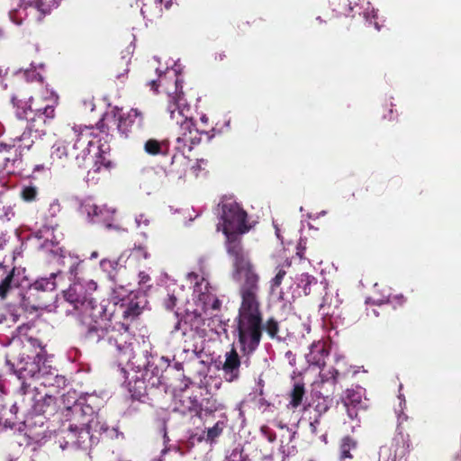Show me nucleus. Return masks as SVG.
Masks as SVG:
<instances>
[{"label": "nucleus", "mask_w": 461, "mask_h": 461, "mask_svg": "<svg viewBox=\"0 0 461 461\" xmlns=\"http://www.w3.org/2000/svg\"><path fill=\"white\" fill-rule=\"evenodd\" d=\"M239 232L224 233L226 248L233 258V279L240 283V305L237 316L239 343L244 355H250L258 347L262 336V315L259 301V276L245 256Z\"/></svg>", "instance_id": "nucleus-1"}, {"label": "nucleus", "mask_w": 461, "mask_h": 461, "mask_svg": "<svg viewBox=\"0 0 461 461\" xmlns=\"http://www.w3.org/2000/svg\"><path fill=\"white\" fill-rule=\"evenodd\" d=\"M58 99L59 97L54 92L44 89L41 95L30 98L27 108L20 107L17 104V117L28 122L27 131L18 137V140L22 142V148L29 149L35 140L41 139L45 135V124L47 120L55 116Z\"/></svg>", "instance_id": "nucleus-2"}, {"label": "nucleus", "mask_w": 461, "mask_h": 461, "mask_svg": "<svg viewBox=\"0 0 461 461\" xmlns=\"http://www.w3.org/2000/svg\"><path fill=\"white\" fill-rule=\"evenodd\" d=\"M175 90L172 92L167 89L168 94V106L167 111L170 113L172 120L179 125V135L177 141L182 142L184 145L194 144L197 140L196 131L194 129L193 121L189 118V106L186 104L185 100L182 96V83L178 78L174 83Z\"/></svg>", "instance_id": "nucleus-3"}, {"label": "nucleus", "mask_w": 461, "mask_h": 461, "mask_svg": "<svg viewBox=\"0 0 461 461\" xmlns=\"http://www.w3.org/2000/svg\"><path fill=\"white\" fill-rule=\"evenodd\" d=\"M90 129L82 126L68 127L64 130L65 141L73 142L71 156L75 158L78 165L87 158L92 145Z\"/></svg>", "instance_id": "nucleus-4"}, {"label": "nucleus", "mask_w": 461, "mask_h": 461, "mask_svg": "<svg viewBox=\"0 0 461 461\" xmlns=\"http://www.w3.org/2000/svg\"><path fill=\"white\" fill-rule=\"evenodd\" d=\"M246 212L235 202H227L222 204V231L223 233H244L249 228L246 225Z\"/></svg>", "instance_id": "nucleus-5"}, {"label": "nucleus", "mask_w": 461, "mask_h": 461, "mask_svg": "<svg viewBox=\"0 0 461 461\" xmlns=\"http://www.w3.org/2000/svg\"><path fill=\"white\" fill-rule=\"evenodd\" d=\"M102 312L103 308L89 296L79 305V309L74 310L71 314L76 315L82 325L88 327V335L92 336L98 330L95 323Z\"/></svg>", "instance_id": "nucleus-6"}, {"label": "nucleus", "mask_w": 461, "mask_h": 461, "mask_svg": "<svg viewBox=\"0 0 461 461\" xmlns=\"http://www.w3.org/2000/svg\"><path fill=\"white\" fill-rule=\"evenodd\" d=\"M187 279L191 283H194V293L203 311L219 308L220 302L216 296L209 291L208 283L204 277L199 278L197 274L191 272L187 275Z\"/></svg>", "instance_id": "nucleus-7"}, {"label": "nucleus", "mask_w": 461, "mask_h": 461, "mask_svg": "<svg viewBox=\"0 0 461 461\" xmlns=\"http://www.w3.org/2000/svg\"><path fill=\"white\" fill-rule=\"evenodd\" d=\"M130 334L128 332L120 333L117 330H112L109 333L107 343L109 349L117 357H130L131 354V344Z\"/></svg>", "instance_id": "nucleus-8"}, {"label": "nucleus", "mask_w": 461, "mask_h": 461, "mask_svg": "<svg viewBox=\"0 0 461 461\" xmlns=\"http://www.w3.org/2000/svg\"><path fill=\"white\" fill-rule=\"evenodd\" d=\"M43 360V353L41 351L36 354L32 360L20 357L16 363V369L19 379L38 378L40 372V364Z\"/></svg>", "instance_id": "nucleus-9"}, {"label": "nucleus", "mask_w": 461, "mask_h": 461, "mask_svg": "<svg viewBox=\"0 0 461 461\" xmlns=\"http://www.w3.org/2000/svg\"><path fill=\"white\" fill-rule=\"evenodd\" d=\"M82 211L87 214L90 221L94 223H103L107 228L112 227L111 221L113 219L115 211L106 207H99L95 203H86L82 205Z\"/></svg>", "instance_id": "nucleus-10"}, {"label": "nucleus", "mask_w": 461, "mask_h": 461, "mask_svg": "<svg viewBox=\"0 0 461 461\" xmlns=\"http://www.w3.org/2000/svg\"><path fill=\"white\" fill-rule=\"evenodd\" d=\"M240 358L234 348L226 352L225 361L222 366L224 379L230 383L238 380L240 375Z\"/></svg>", "instance_id": "nucleus-11"}, {"label": "nucleus", "mask_w": 461, "mask_h": 461, "mask_svg": "<svg viewBox=\"0 0 461 461\" xmlns=\"http://www.w3.org/2000/svg\"><path fill=\"white\" fill-rule=\"evenodd\" d=\"M143 120L144 117L140 111L138 109H131L127 114L121 116L118 129L122 133L127 136L129 132L140 130L143 125Z\"/></svg>", "instance_id": "nucleus-12"}, {"label": "nucleus", "mask_w": 461, "mask_h": 461, "mask_svg": "<svg viewBox=\"0 0 461 461\" xmlns=\"http://www.w3.org/2000/svg\"><path fill=\"white\" fill-rule=\"evenodd\" d=\"M89 297L84 291L83 285L78 283H75L64 292V298L73 309H68L67 313L71 314L74 310L79 309V305Z\"/></svg>", "instance_id": "nucleus-13"}, {"label": "nucleus", "mask_w": 461, "mask_h": 461, "mask_svg": "<svg viewBox=\"0 0 461 461\" xmlns=\"http://www.w3.org/2000/svg\"><path fill=\"white\" fill-rule=\"evenodd\" d=\"M90 428H80L70 426L67 438L71 440V444H75L79 447L86 448L87 444L93 441V436L90 435Z\"/></svg>", "instance_id": "nucleus-14"}, {"label": "nucleus", "mask_w": 461, "mask_h": 461, "mask_svg": "<svg viewBox=\"0 0 461 461\" xmlns=\"http://www.w3.org/2000/svg\"><path fill=\"white\" fill-rule=\"evenodd\" d=\"M327 356L328 351L326 350L325 343L319 340L311 345L310 352L306 355V359L311 365L321 366L325 364Z\"/></svg>", "instance_id": "nucleus-15"}, {"label": "nucleus", "mask_w": 461, "mask_h": 461, "mask_svg": "<svg viewBox=\"0 0 461 461\" xmlns=\"http://www.w3.org/2000/svg\"><path fill=\"white\" fill-rule=\"evenodd\" d=\"M14 273V268L9 269L7 267L0 264V297L2 300L6 298L13 286Z\"/></svg>", "instance_id": "nucleus-16"}, {"label": "nucleus", "mask_w": 461, "mask_h": 461, "mask_svg": "<svg viewBox=\"0 0 461 461\" xmlns=\"http://www.w3.org/2000/svg\"><path fill=\"white\" fill-rule=\"evenodd\" d=\"M65 139L63 140L57 141L51 149L50 158L53 163H56L58 166H64L68 157V149L65 146Z\"/></svg>", "instance_id": "nucleus-17"}, {"label": "nucleus", "mask_w": 461, "mask_h": 461, "mask_svg": "<svg viewBox=\"0 0 461 461\" xmlns=\"http://www.w3.org/2000/svg\"><path fill=\"white\" fill-rule=\"evenodd\" d=\"M24 5L39 12V19L50 13L54 0H23Z\"/></svg>", "instance_id": "nucleus-18"}, {"label": "nucleus", "mask_w": 461, "mask_h": 461, "mask_svg": "<svg viewBox=\"0 0 461 461\" xmlns=\"http://www.w3.org/2000/svg\"><path fill=\"white\" fill-rule=\"evenodd\" d=\"M340 461H345L347 458H352L351 450L357 448V442L350 437H345L342 438L340 444Z\"/></svg>", "instance_id": "nucleus-19"}, {"label": "nucleus", "mask_w": 461, "mask_h": 461, "mask_svg": "<svg viewBox=\"0 0 461 461\" xmlns=\"http://www.w3.org/2000/svg\"><path fill=\"white\" fill-rule=\"evenodd\" d=\"M57 274L52 273L50 277H42L35 281L32 287L38 291H53L56 288L54 281Z\"/></svg>", "instance_id": "nucleus-20"}, {"label": "nucleus", "mask_w": 461, "mask_h": 461, "mask_svg": "<svg viewBox=\"0 0 461 461\" xmlns=\"http://www.w3.org/2000/svg\"><path fill=\"white\" fill-rule=\"evenodd\" d=\"M88 426L90 429H95L96 430L97 427H99L100 433H104L109 438H118L120 435H122L117 429L112 428L109 429L105 423H100L98 420H91L88 421Z\"/></svg>", "instance_id": "nucleus-21"}, {"label": "nucleus", "mask_w": 461, "mask_h": 461, "mask_svg": "<svg viewBox=\"0 0 461 461\" xmlns=\"http://www.w3.org/2000/svg\"><path fill=\"white\" fill-rule=\"evenodd\" d=\"M316 283V279L308 275V274H301L299 276L296 277V284L299 287H302L303 290V294L305 295H308L311 292V285Z\"/></svg>", "instance_id": "nucleus-22"}, {"label": "nucleus", "mask_w": 461, "mask_h": 461, "mask_svg": "<svg viewBox=\"0 0 461 461\" xmlns=\"http://www.w3.org/2000/svg\"><path fill=\"white\" fill-rule=\"evenodd\" d=\"M304 394V387L303 384H295L294 386V389L291 393V402L290 404L292 407L296 408L298 407L303 400Z\"/></svg>", "instance_id": "nucleus-23"}, {"label": "nucleus", "mask_w": 461, "mask_h": 461, "mask_svg": "<svg viewBox=\"0 0 461 461\" xmlns=\"http://www.w3.org/2000/svg\"><path fill=\"white\" fill-rule=\"evenodd\" d=\"M50 375H54L56 379L63 380L62 377L59 378L58 375L55 374L54 369L52 368L51 365L48 363V360L45 355L43 354V360L40 364L39 377L37 379L45 378Z\"/></svg>", "instance_id": "nucleus-24"}, {"label": "nucleus", "mask_w": 461, "mask_h": 461, "mask_svg": "<svg viewBox=\"0 0 461 461\" xmlns=\"http://www.w3.org/2000/svg\"><path fill=\"white\" fill-rule=\"evenodd\" d=\"M225 428V423L224 421H217L213 427L212 428H209L207 430H206V438L205 439L207 441H214L215 438H217L223 431V429Z\"/></svg>", "instance_id": "nucleus-25"}, {"label": "nucleus", "mask_w": 461, "mask_h": 461, "mask_svg": "<svg viewBox=\"0 0 461 461\" xmlns=\"http://www.w3.org/2000/svg\"><path fill=\"white\" fill-rule=\"evenodd\" d=\"M163 145L157 140L150 139L146 141L144 149L149 155H158L162 153Z\"/></svg>", "instance_id": "nucleus-26"}, {"label": "nucleus", "mask_w": 461, "mask_h": 461, "mask_svg": "<svg viewBox=\"0 0 461 461\" xmlns=\"http://www.w3.org/2000/svg\"><path fill=\"white\" fill-rule=\"evenodd\" d=\"M141 13L144 17L151 21L161 15L162 9L160 5H156L154 10H151L150 6L144 5V6L141 8Z\"/></svg>", "instance_id": "nucleus-27"}, {"label": "nucleus", "mask_w": 461, "mask_h": 461, "mask_svg": "<svg viewBox=\"0 0 461 461\" xmlns=\"http://www.w3.org/2000/svg\"><path fill=\"white\" fill-rule=\"evenodd\" d=\"M361 400V396L355 393L354 391L348 390L346 392V398L344 400V404L346 407L349 406V404L356 406V404L359 403Z\"/></svg>", "instance_id": "nucleus-28"}, {"label": "nucleus", "mask_w": 461, "mask_h": 461, "mask_svg": "<svg viewBox=\"0 0 461 461\" xmlns=\"http://www.w3.org/2000/svg\"><path fill=\"white\" fill-rule=\"evenodd\" d=\"M285 275L286 272L282 267L277 269V273L270 282V289L272 292H274L276 288L279 287Z\"/></svg>", "instance_id": "nucleus-29"}, {"label": "nucleus", "mask_w": 461, "mask_h": 461, "mask_svg": "<svg viewBox=\"0 0 461 461\" xmlns=\"http://www.w3.org/2000/svg\"><path fill=\"white\" fill-rule=\"evenodd\" d=\"M37 189L33 186H26L22 191V197L24 201L31 202L35 199Z\"/></svg>", "instance_id": "nucleus-30"}, {"label": "nucleus", "mask_w": 461, "mask_h": 461, "mask_svg": "<svg viewBox=\"0 0 461 461\" xmlns=\"http://www.w3.org/2000/svg\"><path fill=\"white\" fill-rule=\"evenodd\" d=\"M136 226L139 229H146L150 223V217L145 213H140L135 218Z\"/></svg>", "instance_id": "nucleus-31"}, {"label": "nucleus", "mask_w": 461, "mask_h": 461, "mask_svg": "<svg viewBox=\"0 0 461 461\" xmlns=\"http://www.w3.org/2000/svg\"><path fill=\"white\" fill-rule=\"evenodd\" d=\"M267 334L274 338L278 332V323L274 319H269L266 324Z\"/></svg>", "instance_id": "nucleus-32"}, {"label": "nucleus", "mask_w": 461, "mask_h": 461, "mask_svg": "<svg viewBox=\"0 0 461 461\" xmlns=\"http://www.w3.org/2000/svg\"><path fill=\"white\" fill-rule=\"evenodd\" d=\"M14 212L11 205H5V203L1 206L0 210V219L9 221L12 217H14Z\"/></svg>", "instance_id": "nucleus-33"}, {"label": "nucleus", "mask_w": 461, "mask_h": 461, "mask_svg": "<svg viewBox=\"0 0 461 461\" xmlns=\"http://www.w3.org/2000/svg\"><path fill=\"white\" fill-rule=\"evenodd\" d=\"M140 308L137 306V305H130L124 312H123V316L125 318H128V317H134V316H137L140 314Z\"/></svg>", "instance_id": "nucleus-34"}, {"label": "nucleus", "mask_w": 461, "mask_h": 461, "mask_svg": "<svg viewBox=\"0 0 461 461\" xmlns=\"http://www.w3.org/2000/svg\"><path fill=\"white\" fill-rule=\"evenodd\" d=\"M176 298L173 294H169L164 303L167 309L172 310L176 305Z\"/></svg>", "instance_id": "nucleus-35"}, {"label": "nucleus", "mask_w": 461, "mask_h": 461, "mask_svg": "<svg viewBox=\"0 0 461 461\" xmlns=\"http://www.w3.org/2000/svg\"><path fill=\"white\" fill-rule=\"evenodd\" d=\"M60 211V205L58 200H54L50 204V212L52 216H55Z\"/></svg>", "instance_id": "nucleus-36"}, {"label": "nucleus", "mask_w": 461, "mask_h": 461, "mask_svg": "<svg viewBox=\"0 0 461 461\" xmlns=\"http://www.w3.org/2000/svg\"><path fill=\"white\" fill-rule=\"evenodd\" d=\"M139 278H140V281H139L140 284H146L150 279L149 276L148 274H146L145 272H140L139 274Z\"/></svg>", "instance_id": "nucleus-37"}, {"label": "nucleus", "mask_w": 461, "mask_h": 461, "mask_svg": "<svg viewBox=\"0 0 461 461\" xmlns=\"http://www.w3.org/2000/svg\"><path fill=\"white\" fill-rule=\"evenodd\" d=\"M347 409H348V414L350 417V419L357 418V412L354 408H350L349 406H348Z\"/></svg>", "instance_id": "nucleus-38"}, {"label": "nucleus", "mask_w": 461, "mask_h": 461, "mask_svg": "<svg viewBox=\"0 0 461 461\" xmlns=\"http://www.w3.org/2000/svg\"><path fill=\"white\" fill-rule=\"evenodd\" d=\"M72 408H73V411H74V412H78V411H81V409H82V408H81V404H80V403H78V402H76V403L73 405V407H72Z\"/></svg>", "instance_id": "nucleus-39"}, {"label": "nucleus", "mask_w": 461, "mask_h": 461, "mask_svg": "<svg viewBox=\"0 0 461 461\" xmlns=\"http://www.w3.org/2000/svg\"><path fill=\"white\" fill-rule=\"evenodd\" d=\"M149 85L151 86L152 89L156 90L158 87L157 80H150Z\"/></svg>", "instance_id": "nucleus-40"}, {"label": "nucleus", "mask_w": 461, "mask_h": 461, "mask_svg": "<svg viewBox=\"0 0 461 461\" xmlns=\"http://www.w3.org/2000/svg\"><path fill=\"white\" fill-rule=\"evenodd\" d=\"M77 262H73L71 267H70V273L71 274H75L76 273V270H77Z\"/></svg>", "instance_id": "nucleus-41"}, {"label": "nucleus", "mask_w": 461, "mask_h": 461, "mask_svg": "<svg viewBox=\"0 0 461 461\" xmlns=\"http://www.w3.org/2000/svg\"><path fill=\"white\" fill-rule=\"evenodd\" d=\"M21 393L23 394H26L27 393V385L25 384V383L23 382V384H22V387L20 389Z\"/></svg>", "instance_id": "nucleus-42"}, {"label": "nucleus", "mask_w": 461, "mask_h": 461, "mask_svg": "<svg viewBox=\"0 0 461 461\" xmlns=\"http://www.w3.org/2000/svg\"><path fill=\"white\" fill-rule=\"evenodd\" d=\"M159 84L158 85H161V86H165L166 85V78L162 77H161V73L159 72Z\"/></svg>", "instance_id": "nucleus-43"}, {"label": "nucleus", "mask_w": 461, "mask_h": 461, "mask_svg": "<svg viewBox=\"0 0 461 461\" xmlns=\"http://www.w3.org/2000/svg\"><path fill=\"white\" fill-rule=\"evenodd\" d=\"M339 375V372H338L337 370H335V369H334V370H333V372H332V378H333L334 380H336V379H337V375Z\"/></svg>", "instance_id": "nucleus-44"}, {"label": "nucleus", "mask_w": 461, "mask_h": 461, "mask_svg": "<svg viewBox=\"0 0 461 461\" xmlns=\"http://www.w3.org/2000/svg\"><path fill=\"white\" fill-rule=\"evenodd\" d=\"M138 251H141V252H143V257H144L145 258H148V253H147L146 251H143V249L139 248V249H138Z\"/></svg>", "instance_id": "nucleus-45"}, {"label": "nucleus", "mask_w": 461, "mask_h": 461, "mask_svg": "<svg viewBox=\"0 0 461 461\" xmlns=\"http://www.w3.org/2000/svg\"><path fill=\"white\" fill-rule=\"evenodd\" d=\"M97 257H98V254L95 251L91 254V258H96Z\"/></svg>", "instance_id": "nucleus-46"}, {"label": "nucleus", "mask_w": 461, "mask_h": 461, "mask_svg": "<svg viewBox=\"0 0 461 461\" xmlns=\"http://www.w3.org/2000/svg\"><path fill=\"white\" fill-rule=\"evenodd\" d=\"M201 120H202V122H204V123H205V122H207V120H208V119H207V117H206L205 115H203V116L201 117Z\"/></svg>", "instance_id": "nucleus-47"}, {"label": "nucleus", "mask_w": 461, "mask_h": 461, "mask_svg": "<svg viewBox=\"0 0 461 461\" xmlns=\"http://www.w3.org/2000/svg\"><path fill=\"white\" fill-rule=\"evenodd\" d=\"M374 24H375V28H376L377 30H379V29H380V28H379V25H378V23H377L376 22H375V23H374Z\"/></svg>", "instance_id": "nucleus-48"}, {"label": "nucleus", "mask_w": 461, "mask_h": 461, "mask_svg": "<svg viewBox=\"0 0 461 461\" xmlns=\"http://www.w3.org/2000/svg\"><path fill=\"white\" fill-rule=\"evenodd\" d=\"M122 75H123L122 73H119V74L116 75V77L117 78H121Z\"/></svg>", "instance_id": "nucleus-49"}, {"label": "nucleus", "mask_w": 461, "mask_h": 461, "mask_svg": "<svg viewBox=\"0 0 461 461\" xmlns=\"http://www.w3.org/2000/svg\"><path fill=\"white\" fill-rule=\"evenodd\" d=\"M269 440H270V441H274V440H275V437L270 436V437H269Z\"/></svg>", "instance_id": "nucleus-50"}, {"label": "nucleus", "mask_w": 461, "mask_h": 461, "mask_svg": "<svg viewBox=\"0 0 461 461\" xmlns=\"http://www.w3.org/2000/svg\"><path fill=\"white\" fill-rule=\"evenodd\" d=\"M376 17V14L375 12H373V18H375Z\"/></svg>", "instance_id": "nucleus-51"}, {"label": "nucleus", "mask_w": 461, "mask_h": 461, "mask_svg": "<svg viewBox=\"0 0 461 461\" xmlns=\"http://www.w3.org/2000/svg\"><path fill=\"white\" fill-rule=\"evenodd\" d=\"M159 5L162 3V0H156Z\"/></svg>", "instance_id": "nucleus-52"}]
</instances>
